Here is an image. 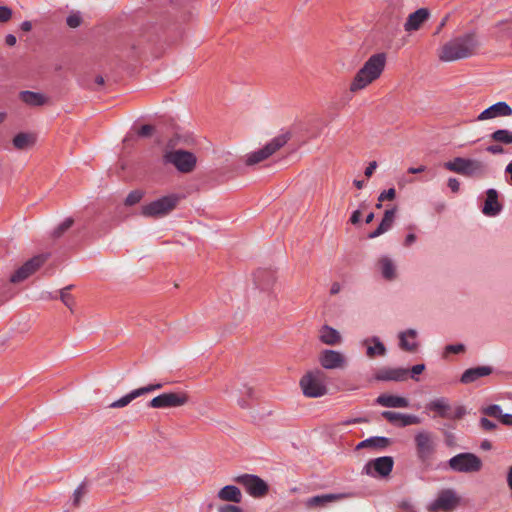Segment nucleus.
Returning a JSON list of instances; mask_svg holds the SVG:
<instances>
[{
	"instance_id": "nucleus-37",
	"label": "nucleus",
	"mask_w": 512,
	"mask_h": 512,
	"mask_svg": "<svg viewBox=\"0 0 512 512\" xmlns=\"http://www.w3.org/2000/svg\"><path fill=\"white\" fill-rule=\"evenodd\" d=\"M33 144V138L27 133H18L13 138V145L16 149L23 150Z\"/></svg>"
},
{
	"instance_id": "nucleus-40",
	"label": "nucleus",
	"mask_w": 512,
	"mask_h": 512,
	"mask_svg": "<svg viewBox=\"0 0 512 512\" xmlns=\"http://www.w3.org/2000/svg\"><path fill=\"white\" fill-rule=\"evenodd\" d=\"M143 195L144 193L141 190H133L127 195L125 199V204L127 206L135 205L141 201Z\"/></svg>"
},
{
	"instance_id": "nucleus-47",
	"label": "nucleus",
	"mask_w": 512,
	"mask_h": 512,
	"mask_svg": "<svg viewBox=\"0 0 512 512\" xmlns=\"http://www.w3.org/2000/svg\"><path fill=\"white\" fill-rule=\"evenodd\" d=\"M479 423L480 427L485 431H493L497 427L495 422L489 420L486 417H481Z\"/></svg>"
},
{
	"instance_id": "nucleus-6",
	"label": "nucleus",
	"mask_w": 512,
	"mask_h": 512,
	"mask_svg": "<svg viewBox=\"0 0 512 512\" xmlns=\"http://www.w3.org/2000/svg\"><path fill=\"white\" fill-rule=\"evenodd\" d=\"M483 467V462L479 456L471 452H462L451 457L444 469H449L455 473H477Z\"/></svg>"
},
{
	"instance_id": "nucleus-22",
	"label": "nucleus",
	"mask_w": 512,
	"mask_h": 512,
	"mask_svg": "<svg viewBox=\"0 0 512 512\" xmlns=\"http://www.w3.org/2000/svg\"><path fill=\"white\" fill-rule=\"evenodd\" d=\"M253 277L255 285L262 291H268L276 280L275 273L270 269H258Z\"/></svg>"
},
{
	"instance_id": "nucleus-21",
	"label": "nucleus",
	"mask_w": 512,
	"mask_h": 512,
	"mask_svg": "<svg viewBox=\"0 0 512 512\" xmlns=\"http://www.w3.org/2000/svg\"><path fill=\"white\" fill-rule=\"evenodd\" d=\"M394 461L390 456H383L376 458L366 465V469L369 470L370 467L374 469V471L382 477L388 476L393 469ZM367 473H370L367 471Z\"/></svg>"
},
{
	"instance_id": "nucleus-14",
	"label": "nucleus",
	"mask_w": 512,
	"mask_h": 512,
	"mask_svg": "<svg viewBox=\"0 0 512 512\" xmlns=\"http://www.w3.org/2000/svg\"><path fill=\"white\" fill-rule=\"evenodd\" d=\"M381 416L393 425L399 427H407L410 425L420 424L421 418L413 414H404L394 411H383Z\"/></svg>"
},
{
	"instance_id": "nucleus-57",
	"label": "nucleus",
	"mask_w": 512,
	"mask_h": 512,
	"mask_svg": "<svg viewBox=\"0 0 512 512\" xmlns=\"http://www.w3.org/2000/svg\"><path fill=\"white\" fill-rule=\"evenodd\" d=\"M416 241V235L413 233L407 234L404 240V246L409 247Z\"/></svg>"
},
{
	"instance_id": "nucleus-55",
	"label": "nucleus",
	"mask_w": 512,
	"mask_h": 512,
	"mask_svg": "<svg viewBox=\"0 0 512 512\" xmlns=\"http://www.w3.org/2000/svg\"><path fill=\"white\" fill-rule=\"evenodd\" d=\"M499 420L504 425L512 426V414H508V413L503 414L502 413V416H500Z\"/></svg>"
},
{
	"instance_id": "nucleus-41",
	"label": "nucleus",
	"mask_w": 512,
	"mask_h": 512,
	"mask_svg": "<svg viewBox=\"0 0 512 512\" xmlns=\"http://www.w3.org/2000/svg\"><path fill=\"white\" fill-rule=\"evenodd\" d=\"M444 437V443L448 448H454L458 446V440L456 435L450 430L442 431Z\"/></svg>"
},
{
	"instance_id": "nucleus-42",
	"label": "nucleus",
	"mask_w": 512,
	"mask_h": 512,
	"mask_svg": "<svg viewBox=\"0 0 512 512\" xmlns=\"http://www.w3.org/2000/svg\"><path fill=\"white\" fill-rule=\"evenodd\" d=\"M86 483L82 482L73 493V505L78 506L81 498L87 493Z\"/></svg>"
},
{
	"instance_id": "nucleus-52",
	"label": "nucleus",
	"mask_w": 512,
	"mask_h": 512,
	"mask_svg": "<svg viewBox=\"0 0 512 512\" xmlns=\"http://www.w3.org/2000/svg\"><path fill=\"white\" fill-rule=\"evenodd\" d=\"M218 512H244L239 506L232 504H225L218 508Z\"/></svg>"
},
{
	"instance_id": "nucleus-18",
	"label": "nucleus",
	"mask_w": 512,
	"mask_h": 512,
	"mask_svg": "<svg viewBox=\"0 0 512 512\" xmlns=\"http://www.w3.org/2000/svg\"><path fill=\"white\" fill-rule=\"evenodd\" d=\"M409 370L406 368L384 367L377 371L375 378L378 381H404L408 378Z\"/></svg>"
},
{
	"instance_id": "nucleus-9",
	"label": "nucleus",
	"mask_w": 512,
	"mask_h": 512,
	"mask_svg": "<svg viewBox=\"0 0 512 512\" xmlns=\"http://www.w3.org/2000/svg\"><path fill=\"white\" fill-rule=\"evenodd\" d=\"M233 481L241 485L253 498H262L268 491V484L255 474H241L233 478Z\"/></svg>"
},
{
	"instance_id": "nucleus-28",
	"label": "nucleus",
	"mask_w": 512,
	"mask_h": 512,
	"mask_svg": "<svg viewBox=\"0 0 512 512\" xmlns=\"http://www.w3.org/2000/svg\"><path fill=\"white\" fill-rule=\"evenodd\" d=\"M217 497L226 502L240 503L242 501L241 490L235 485L224 486L218 491Z\"/></svg>"
},
{
	"instance_id": "nucleus-15",
	"label": "nucleus",
	"mask_w": 512,
	"mask_h": 512,
	"mask_svg": "<svg viewBox=\"0 0 512 512\" xmlns=\"http://www.w3.org/2000/svg\"><path fill=\"white\" fill-rule=\"evenodd\" d=\"M319 362L325 369H337L345 366L346 358L339 351L325 349L319 356Z\"/></svg>"
},
{
	"instance_id": "nucleus-64",
	"label": "nucleus",
	"mask_w": 512,
	"mask_h": 512,
	"mask_svg": "<svg viewBox=\"0 0 512 512\" xmlns=\"http://www.w3.org/2000/svg\"><path fill=\"white\" fill-rule=\"evenodd\" d=\"M505 173L508 174L510 176V179H511V182H512V162H510L506 167H505Z\"/></svg>"
},
{
	"instance_id": "nucleus-24",
	"label": "nucleus",
	"mask_w": 512,
	"mask_h": 512,
	"mask_svg": "<svg viewBox=\"0 0 512 512\" xmlns=\"http://www.w3.org/2000/svg\"><path fill=\"white\" fill-rule=\"evenodd\" d=\"M492 373L490 366H477L466 369L461 375L460 382L462 384H470L478 380L479 378L488 376Z\"/></svg>"
},
{
	"instance_id": "nucleus-17",
	"label": "nucleus",
	"mask_w": 512,
	"mask_h": 512,
	"mask_svg": "<svg viewBox=\"0 0 512 512\" xmlns=\"http://www.w3.org/2000/svg\"><path fill=\"white\" fill-rule=\"evenodd\" d=\"M502 205L498 201V192L494 188L486 191V199L482 207V213L488 217H495L502 211Z\"/></svg>"
},
{
	"instance_id": "nucleus-2",
	"label": "nucleus",
	"mask_w": 512,
	"mask_h": 512,
	"mask_svg": "<svg viewBox=\"0 0 512 512\" xmlns=\"http://www.w3.org/2000/svg\"><path fill=\"white\" fill-rule=\"evenodd\" d=\"M477 46L475 34L466 33L446 43L441 49L439 58L444 62L468 58L473 55Z\"/></svg>"
},
{
	"instance_id": "nucleus-4",
	"label": "nucleus",
	"mask_w": 512,
	"mask_h": 512,
	"mask_svg": "<svg viewBox=\"0 0 512 512\" xmlns=\"http://www.w3.org/2000/svg\"><path fill=\"white\" fill-rule=\"evenodd\" d=\"M414 445L418 462L426 469L430 468L437 451L435 435L428 430L417 431L414 435Z\"/></svg>"
},
{
	"instance_id": "nucleus-8",
	"label": "nucleus",
	"mask_w": 512,
	"mask_h": 512,
	"mask_svg": "<svg viewBox=\"0 0 512 512\" xmlns=\"http://www.w3.org/2000/svg\"><path fill=\"white\" fill-rule=\"evenodd\" d=\"M288 140V134H282L274 137L263 148L247 154L245 160L246 165L252 166L266 160L268 157L282 148L288 142Z\"/></svg>"
},
{
	"instance_id": "nucleus-32",
	"label": "nucleus",
	"mask_w": 512,
	"mask_h": 512,
	"mask_svg": "<svg viewBox=\"0 0 512 512\" xmlns=\"http://www.w3.org/2000/svg\"><path fill=\"white\" fill-rule=\"evenodd\" d=\"M320 340L324 344L335 345L340 342L341 336L336 329L328 325H324L320 330Z\"/></svg>"
},
{
	"instance_id": "nucleus-56",
	"label": "nucleus",
	"mask_w": 512,
	"mask_h": 512,
	"mask_svg": "<svg viewBox=\"0 0 512 512\" xmlns=\"http://www.w3.org/2000/svg\"><path fill=\"white\" fill-rule=\"evenodd\" d=\"M376 167H377V163L375 161L370 162L369 165L365 169V175L367 177L372 176V174L374 173Z\"/></svg>"
},
{
	"instance_id": "nucleus-31",
	"label": "nucleus",
	"mask_w": 512,
	"mask_h": 512,
	"mask_svg": "<svg viewBox=\"0 0 512 512\" xmlns=\"http://www.w3.org/2000/svg\"><path fill=\"white\" fill-rule=\"evenodd\" d=\"M19 97L25 104L32 107L42 106L46 103V97L38 92L21 91Z\"/></svg>"
},
{
	"instance_id": "nucleus-27",
	"label": "nucleus",
	"mask_w": 512,
	"mask_h": 512,
	"mask_svg": "<svg viewBox=\"0 0 512 512\" xmlns=\"http://www.w3.org/2000/svg\"><path fill=\"white\" fill-rule=\"evenodd\" d=\"M376 402L387 408H407L409 406V401L406 398L390 394L379 395Z\"/></svg>"
},
{
	"instance_id": "nucleus-63",
	"label": "nucleus",
	"mask_w": 512,
	"mask_h": 512,
	"mask_svg": "<svg viewBox=\"0 0 512 512\" xmlns=\"http://www.w3.org/2000/svg\"><path fill=\"white\" fill-rule=\"evenodd\" d=\"M244 394L249 397V398H253L254 397V391H253V388L251 387H247V386H244Z\"/></svg>"
},
{
	"instance_id": "nucleus-46",
	"label": "nucleus",
	"mask_w": 512,
	"mask_h": 512,
	"mask_svg": "<svg viewBox=\"0 0 512 512\" xmlns=\"http://www.w3.org/2000/svg\"><path fill=\"white\" fill-rule=\"evenodd\" d=\"M465 351V345L458 343V344H449L445 347V354L453 353V354H459Z\"/></svg>"
},
{
	"instance_id": "nucleus-48",
	"label": "nucleus",
	"mask_w": 512,
	"mask_h": 512,
	"mask_svg": "<svg viewBox=\"0 0 512 512\" xmlns=\"http://www.w3.org/2000/svg\"><path fill=\"white\" fill-rule=\"evenodd\" d=\"M81 16L79 14H71L67 17L66 23L71 28H77L81 24Z\"/></svg>"
},
{
	"instance_id": "nucleus-51",
	"label": "nucleus",
	"mask_w": 512,
	"mask_h": 512,
	"mask_svg": "<svg viewBox=\"0 0 512 512\" xmlns=\"http://www.w3.org/2000/svg\"><path fill=\"white\" fill-rule=\"evenodd\" d=\"M154 131V127L150 124H145L140 127L138 130V135L140 137H149L151 136L152 132Z\"/></svg>"
},
{
	"instance_id": "nucleus-5",
	"label": "nucleus",
	"mask_w": 512,
	"mask_h": 512,
	"mask_svg": "<svg viewBox=\"0 0 512 512\" xmlns=\"http://www.w3.org/2000/svg\"><path fill=\"white\" fill-rule=\"evenodd\" d=\"M179 194H169L142 205L141 215L148 218H162L171 213L181 200Z\"/></svg>"
},
{
	"instance_id": "nucleus-38",
	"label": "nucleus",
	"mask_w": 512,
	"mask_h": 512,
	"mask_svg": "<svg viewBox=\"0 0 512 512\" xmlns=\"http://www.w3.org/2000/svg\"><path fill=\"white\" fill-rule=\"evenodd\" d=\"M72 289V285L66 286L60 290V299L69 309L72 310V307L75 303L74 297L70 294V290Z\"/></svg>"
},
{
	"instance_id": "nucleus-39",
	"label": "nucleus",
	"mask_w": 512,
	"mask_h": 512,
	"mask_svg": "<svg viewBox=\"0 0 512 512\" xmlns=\"http://www.w3.org/2000/svg\"><path fill=\"white\" fill-rule=\"evenodd\" d=\"M482 413L486 416L499 419L502 416V408L498 404H492L482 409Z\"/></svg>"
},
{
	"instance_id": "nucleus-33",
	"label": "nucleus",
	"mask_w": 512,
	"mask_h": 512,
	"mask_svg": "<svg viewBox=\"0 0 512 512\" xmlns=\"http://www.w3.org/2000/svg\"><path fill=\"white\" fill-rule=\"evenodd\" d=\"M468 159L469 158L455 157L453 160L445 162L444 167L451 172H455L464 176Z\"/></svg>"
},
{
	"instance_id": "nucleus-35",
	"label": "nucleus",
	"mask_w": 512,
	"mask_h": 512,
	"mask_svg": "<svg viewBox=\"0 0 512 512\" xmlns=\"http://www.w3.org/2000/svg\"><path fill=\"white\" fill-rule=\"evenodd\" d=\"M490 139L494 142L500 143L501 145L512 144V131L508 129H498L490 134Z\"/></svg>"
},
{
	"instance_id": "nucleus-60",
	"label": "nucleus",
	"mask_w": 512,
	"mask_h": 512,
	"mask_svg": "<svg viewBox=\"0 0 512 512\" xmlns=\"http://www.w3.org/2000/svg\"><path fill=\"white\" fill-rule=\"evenodd\" d=\"M341 290V285L338 282H334L331 286L330 293L332 295L338 294Z\"/></svg>"
},
{
	"instance_id": "nucleus-43",
	"label": "nucleus",
	"mask_w": 512,
	"mask_h": 512,
	"mask_svg": "<svg viewBox=\"0 0 512 512\" xmlns=\"http://www.w3.org/2000/svg\"><path fill=\"white\" fill-rule=\"evenodd\" d=\"M395 196H396V191L394 188H390L388 190L382 191L378 197V203L376 204V207L381 208L382 202H384L386 200H393L395 198Z\"/></svg>"
},
{
	"instance_id": "nucleus-50",
	"label": "nucleus",
	"mask_w": 512,
	"mask_h": 512,
	"mask_svg": "<svg viewBox=\"0 0 512 512\" xmlns=\"http://www.w3.org/2000/svg\"><path fill=\"white\" fill-rule=\"evenodd\" d=\"M465 414L466 409L463 406H457L454 410L451 409V416L448 419H461Z\"/></svg>"
},
{
	"instance_id": "nucleus-3",
	"label": "nucleus",
	"mask_w": 512,
	"mask_h": 512,
	"mask_svg": "<svg viewBox=\"0 0 512 512\" xmlns=\"http://www.w3.org/2000/svg\"><path fill=\"white\" fill-rule=\"evenodd\" d=\"M174 142L170 139L165 147L163 154L164 164L173 165L180 173H191L197 164V157L194 153L183 150L173 149Z\"/></svg>"
},
{
	"instance_id": "nucleus-16",
	"label": "nucleus",
	"mask_w": 512,
	"mask_h": 512,
	"mask_svg": "<svg viewBox=\"0 0 512 512\" xmlns=\"http://www.w3.org/2000/svg\"><path fill=\"white\" fill-rule=\"evenodd\" d=\"M512 115V108L504 101H499L485 110L477 117L479 121L493 119L497 117H506Z\"/></svg>"
},
{
	"instance_id": "nucleus-7",
	"label": "nucleus",
	"mask_w": 512,
	"mask_h": 512,
	"mask_svg": "<svg viewBox=\"0 0 512 512\" xmlns=\"http://www.w3.org/2000/svg\"><path fill=\"white\" fill-rule=\"evenodd\" d=\"M325 379L326 375L320 369L307 372L300 380L303 394L309 398L324 396L327 393Z\"/></svg>"
},
{
	"instance_id": "nucleus-49",
	"label": "nucleus",
	"mask_w": 512,
	"mask_h": 512,
	"mask_svg": "<svg viewBox=\"0 0 512 512\" xmlns=\"http://www.w3.org/2000/svg\"><path fill=\"white\" fill-rule=\"evenodd\" d=\"M12 10L8 6H0V22L5 23L11 19Z\"/></svg>"
},
{
	"instance_id": "nucleus-45",
	"label": "nucleus",
	"mask_w": 512,
	"mask_h": 512,
	"mask_svg": "<svg viewBox=\"0 0 512 512\" xmlns=\"http://www.w3.org/2000/svg\"><path fill=\"white\" fill-rule=\"evenodd\" d=\"M485 151L492 154V155H501L506 153V150L504 149L503 145L500 143L495 142L494 144L488 145L485 148Z\"/></svg>"
},
{
	"instance_id": "nucleus-36",
	"label": "nucleus",
	"mask_w": 512,
	"mask_h": 512,
	"mask_svg": "<svg viewBox=\"0 0 512 512\" xmlns=\"http://www.w3.org/2000/svg\"><path fill=\"white\" fill-rule=\"evenodd\" d=\"M369 448L384 450L391 444V439L384 436H372L368 438Z\"/></svg>"
},
{
	"instance_id": "nucleus-13",
	"label": "nucleus",
	"mask_w": 512,
	"mask_h": 512,
	"mask_svg": "<svg viewBox=\"0 0 512 512\" xmlns=\"http://www.w3.org/2000/svg\"><path fill=\"white\" fill-rule=\"evenodd\" d=\"M163 387L162 383L149 384L144 387H140L138 389L132 390L128 394L124 395L120 399L112 402L109 407L110 408H122L131 403L134 399L145 395L147 393L153 392L155 390L161 389Z\"/></svg>"
},
{
	"instance_id": "nucleus-61",
	"label": "nucleus",
	"mask_w": 512,
	"mask_h": 512,
	"mask_svg": "<svg viewBox=\"0 0 512 512\" xmlns=\"http://www.w3.org/2000/svg\"><path fill=\"white\" fill-rule=\"evenodd\" d=\"M425 170H426V167L422 165V166H419L417 168L410 167L408 169V172L411 173V174H417V173L424 172Z\"/></svg>"
},
{
	"instance_id": "nucleus-11",
	"label": "nucleus",
	"mask_w": 512,
	"mask_h": 512,
	"mask_svg": "<svg viewBox=\"0 0 512 512\" xmlns=\"http://www.w3.org/2000/svg\"><path fill=\"white\" fill-rule=\"evenodd\" d=\"M459 503V498L453 489H443L437 498L428 505L429 512H450Z\"/></svg>"
},
{
	"instance_id": "nucleus-34",
	"label": "nucleus",
	"mask_w": 512,
	"mask_h": 512,
	"mask_svg": "<svg viewBox=\"0 0 512 512\" xmlns=\"http://www.w3.org/2000/svg\"><path fill=\"white\" fill-rule=\"evenodd\" d=\"M373 342L374 346H368L366 354L368 357L373 358L375 356H383L386 353V347L384 344L379 340L378 337L374 336L370 339H366L364 341L365 344Z\"/></svg>"
},
{
	"instance_id": "nucleus-10",
	"label": "nucleus",
	"mask_w": 512,
	"mask_h": 512,
	"mask_svg": "<svg viewBox=\"0 0 512 512\" xmlns=\"http://www.w3.org/2000/svg\"><path fill=\"white\" fill-rule=\"evenodd\" d=\"M188 402V395L184 392H165L148 402L150 408H176L185 405Z\"/></svg>"
},
{
	"instance_id": "nucleus-20",
	"label": "nucleus",
	"mask_w": 512,
	"mask_h": 512,
	"mask_svg": "<svg viewBox=\"0 0 512 512\" xmlns=\"http://www.w3.org/2000/svg\"><path fill=\"white\" fill-rule=\"evenodd\" d=\"M430 12L427 8H419L415 12L411 13L407 21L404 24L406 32L417 31L420 29L422 24L428 20Z\"/></svg>"
},
{
	"instance_id": "nucleus-44",
	"label": "nucleus",
	"mask_w": 512,
	"mask_h": 512,
	"mask_svg": "<svg viewBox=\"0 0 512 512\" xmlns=\"http://www.w3.org/2000/svg\"><path fill=\"white\" fill-rule=\"evenodd\" d=\"M72 218H66L62 223L58 225V227L54 230L53 235L55 237H60L65 231H67L73 225Z\"/></svg>"
},
{
	"instance_id": "nucleus-26",
	"label": "nucleus",
	"mask_w": 512,
	"mask_h": 512,
	"mask_svg": "<svg viewBox=\"0 0 512 512\" xmlns=\"http://www.w3.org/2000/svg\"><path fill=\"white\" fill-rule=\"evenodd\" d=\"M399 346L407 352H414L418 348L416 341L417 331L415 329H407L399 333Z\"/></svg>"
},
{
	"instance_id": "nucleus-12",
	"label": "nucleus",
	"mask_w": 512,
	"mask_h": 512,
	"mask_svg": "<svg viewBox=\"0 0 512 512\" xmlns=\"http://www.w3.org/2000/svg\"><path fill=\"white\" fill-rule=\"evenodd\" d=\"M48 254H39L26 261L20 268H18L10 277V282L18 283L40 268L48 259Z\"/></svg>"
},
{
	"instance_id": "nucleus-23",
	"label": "nucleus",
	"mask_w": 512,
	"mask_h": 512,
	"mask_svg": "<svg viewBox=\"0 0 512 512\" xmlns=\"http://www.w3.org/2000/svg\"><path fill=\"white\" fill-rule=\"evenodd\" d=\"M489 174V168L486 163L478 159H468L465 177L485 178Z\"/></svg>"
},
{
	"instance_id": "nucleus-30",
	"label": "nucleus",
	"mask_w": 512,
	"mask_h": 512,
	"mask_svg": "<svg viewBox=\"0 0 512 512\" xmlns=\"http://www.w3.org/2000/svg\"><path fill=\"white\" fill-rule=\"evenodd\" d=\"M378 265L385 280L392 281L396 278V266L391 258L382 256L378 261Z\"/></svg>"
},
{
	"instance_id": "nucleus-29",
	"label": "nucleus",
	"mask_w": 512,
	"mask_h": 512,
	"mask_svg": "<svg viewBox=\"0 0 512 512\" xmlns=\"http://www.w3.org/2000/svg\"><path fill=\"white\" fill-rule=\"evenodd\" d=\"M427 409L436 412L440 417L447 418L451 416V406L448 399L436 398L428 403Z\"/></svg>"
},
{
	"instance_id": "nucleus-1",
	"label": "nucleus",
	"mask_w": 512,
	"mask_h": 512,
	"mask_svg": "<svg viewBox=\"0 0 512 512\" xmlns=\"http://www.w3.org/2000/svg\"><path fill=\"white\" fill-rule=\"evenodd\" d=\"M385 64V53L381 52L371 55L364 63L363 67L356 73L350 84V91L357 92L362 90L378 79L384 71Z\"/></svg>"
},
{
	"instance_id": "nucleus-59",
	"label": "nucleus",
	"mask_w": 512,
	"mask_h": 512,
	"mask_svg": "<svg viewBox=\"0 0 512 512\" xmlns=\"http://www.w3.org/2000/svg\"><path fill=\"white\" fill-rule=\"evenodd\" d=\"M16 37L13 35V34H8L6 37H5V43L8 45V46H14L16 44Z\"/></svg>"
},
{
	"instance_id": "nucleus-53",
	"label": "nucleus",
	"mask_w": 512,
	"mask_h": 512,
	"mask_svg": "<svg viewBox=\"0 0 512 512\" xmlns=\"http://www.w3.org/2000/svg\"><path fill=\"white\" fill-rule=\"evenodd\" d=\"M447 185L453 193H457L460 190V182L456 178H453V177L449 178Z\"/></svg>"
},
{
	"instance_id": "nucleus-25",
	"label": "nucleus",
	"mask_w": 512,
	"mask_h": 512,
	"mask_svg": "<svg viewBox=\"0 0 512 512\" xmlns=\"http://www.w3.org/2000/svg\"><path fill=\"white\" fill-rule=\"evenodd\" d=\"M396 211H397L396 207L387 209L384 213V216H383L380 224L373 232H371L368 235V238L373 239V238L379 237L380 235H382L385 232H387L388 230H390L394 223V220H395Z\"/></svg>"
},
{
	"instance_id": "nucleus-58",
	"label": "nucleus",
	"mask_w": 512,
	"mask_h": 512,
	"mask_svg": "<svg viewBox=\"0 0 512 512\" xmlns=\"http://www.w3.org/2000/svg\"><path fill=\"white\" fill-rule=\"evenodd\" d=\"M360 217H361V212L359 210H355L350 217V222L352 224H357L360 221Z\"/></svg>"
},
{
	"instance_id": "nucleus-54",
	"label": "nucleus",
	"mask_w": 512,
	"mask_h": 512,
	"mask_svg": "<svg viewBox=\"0 0 512 512\" xmlns=\"http://www.w3.org/2000/svg\"><path fill=\"white\" fill-rule=\"evenodd\" d=\"M425 370L424 364H416L411 368V377L415 378L416 375L421 374Z\"/></svg>"
},
{
	"instance_id": "nucleus-19",
	"label": "nucleus",
	"mask_w": 512,
	"mask_h": 512,
	"mask_svg": "<svg viewBox=\"0 0 512 512\" xmlns=\"http://www.w3.org/2000/svg\"><path fill=\"white\" fill-rule=\"evenodd\" d=\"M350 493H330L310 497L306 501L308 507H325L329 503L350 497Z\"/></svg>"
},
{
	"instance_id": "nucleus-62",
	"label": "nucleus",
	"mask_w": 512,
	"mask_h": 512,
	"mask_svg": "<svg viewBox=\"0 0 512 512\" xmlns=\"http://www.w3.org/2000/svg\"><path fill=\"white\" fill-rule=\"evenodd\" d=\"M32 29V24L29 21H24L21 23V30L25 32H29Z\"/></svg>"
}]
</instances>
